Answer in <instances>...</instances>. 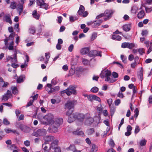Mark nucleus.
Here are the masks:
<instances>
[{"mask_svg":"<svg viewBox=\"0 0 152 152\" xmlns=\"http://www.w3.org/2000/svg\"><path fill=\"white\" fill-rule=\"evenodd\" d=\"M76 100H68L65 104V108L67 110L66 115L67 116L69 115L74 112L75 106L77 104Z\"/></svg>","mask_w":152,"mask_h":152,"instance_id":"nucleus-1","label":"nucleus"},{"mask_svg":"<svg viewBox=\"0 0 152 152\" xmlns=\"http://www.w3.org/2000/svg\"><path fill=\"white\" fill-rule=\"evenodd\" d=\"M68 116V122L69 123H71L76 120L80 122H83L85 118L84 115L77 112L73 113L71 115Z\"/></svg>","mask_w":152,"mask_h":152,"instance_id":"nucleus-2","label":"nucleus"},{"mask_svg":"<svg viewBox=\"0 0 152 152\" xmlns=\"http://www.w3.org/2000/svg\"><path fill=\"white\" fill-rule=\"evenodd\" d=\"M54 117L51 113H48L43 117V118L46 120L45 121H43L42 124H43L49 125L52 124L54 122Z\"/></svg>","mask_w":152,"mask_h":152,"instance_id":"nucleus-3","label":"nucleus"},{"mask_svg":"<svg viewBox=\"0 0 152 152\" xmlns=\"http://www.w3.org/2000/svg\"><path fill=\"white\" fill-rule=\"evenodd\" d=\"M77 88V86L75 85H69V87L66 88L68 96H70L72 94L74 95H77V92L76 90Z\"/></svg>","mask_w":152,"mask_h":152,"instance_id":"nucleus-4","label":"nucleus"},{"mask_svg":"<svg viewBox=\"0 0 152 152\" xmlns=\"http://www.w3.org/2000/svg\"><path fill=\"white\" fill-rule=\"evenodd\" d=\"M101 51H98L96 50H91L89 51L88 56L90 57H95L96 56H99L101 57L102 56Z\"/></svg>","mask_w":152,"mask_h":152,"instance_id":"nucleus-5","label":"nucleus"},{"mask_svg":"<svg viewBox=\"0 0 152 152\" xmlns=\"http://www.w3.org/2000/svg\"><path fill=\"white\" fill-rule=\"evenodd\" d=\"M19 127L20 130L25 133H28L31 130L29 127L22 124H20Z\"/></svg>","mask_w":152,"mask_h":152,"instance_id":"nucleus-6","label":"nucleus"},{"mask_svg":"<svg viewBox=\"0 0 152 152\" xmlns=\"http://www.w3.org/2000/svg\"><path fill=\"white\" fill-rule=\"evenodd\" d=\"M63 122V119L61 118H56L55 121L54 120V122L52 124L55 126L59 127L62 124Z\"/></svg>","mask_w":152,"mask_h":152,"instance_id":"nucleus-7","label":"nucleus"},{"mask_svg":"<svg viewBox=\"0 0 152 152\" xmlns=\"http://www.w3.org/2000/svg\"><path fill=\"white\" fill-rule=\"evenodd\" d=\"M43 139L44 140L45 142H48L53 141L54 140V137L53 136L51 135H47L43 136Z\"/></svg>","mask_w":152,"mask_h":152,"instance_id":"nucleus-8","label":"nucleus"},{"mask_svg":"<svg viewBox=\"0 0 152 152\" xmlns=\"http://www.w3.org/2000/svg\"><path fill=\"white\" fill-rule=\"evenodd\" d=\"M84 69H83L81 66L77 67L75 69V72H76V74L77 76L79 77L80 76V74H82L83 71Z\"/></svg>","mask_w":152,"mask_h":152,"instance_id":"nucleus-9","label":"nucleus"},{"mask_svg":"<svg viewBox=\"0 0 152 152\" xmlns=\"http://www.w3.org/2000/svg\"><path fill=\"white\" fill-rule=\"evenodd\" d=\"M94 121L93 118L90 117L86 118L85 123L86 125L89 126L93 123Z\"/></svg>","mask_w":152,"mask_h":152,"instance_id":"nucleus-10","label":"nucleus"},{"mask_svg":"<svg viewBox=\"0 0 152 152\" xmlns=\"http://www.w3.org/2000/svg\"><path fill=\"white\" fill-rule=\"evenodd\" d=\"M90 145L91 147V149L90 150L91 152H96L98 149V146L92 143H88Z\"/></svg>","mask_w":152,"mask_h":152,"instance_id":"nucleus-11","label":"nucleus"},{"mask_svg":"<svg viewBox=\"0 0 152 152\" xmlns=\"http://www.w3.org/2000/svg\"><path fill=\"white\" fill-rule=\"evenodd\" d=\"M59 127L56 126L53 124V125L51 126V127L49 128V132L51 133H56L58 131V128Z\"/></svg>","mask_w":152,"mask_h":152,"instance_id":"nucleus-12","label":"nucleus"},{"mask_svg":"<svg viewBox=\"0 0 152 152\" xmlns=\"http://www.w3.org/2000/svg\"><path fill=\"white\" fill-rule=\"evenodd\" d=\"M89 50V48L87 47L81 49L80 52L81 54L82 55L88 54Z\"/></svg>","mask_w":152,"mask_h":152,"instance_id":"nucleus-13","label":"nucleus"},{"mask_svg":"<svg viewBox=\"0 0 152 152\" xmlns=\"http://www.w3.org/2000/svg\"><path fill=\"white\" fill-rule=\"evenodd\" d=\"M85 8L84 6L80 5L79 10L77 12V15L80 16H82L83 12L84 11Z\"/></svg>","mask_w":152,"mask_h":152,"instance_id":"nucleus-14","label":"nucleus"},{"mask_svg":"<svg viewBox=\"0 0 152 152\" xmlns=\"http://www.w3.org/2000/svg\"><path fill=\"white\" fill-rule=\"evenodd\" d=\"M109 12H108V14L107 15V18H104V20L105 21H107V20L110 19L112 16L113 14L114 13V11L112 10H108Z\"/></svg>","mask_w":152,"mask_h":152,"instance_id":"nucleus-15","label":"nucleus"},{"mask_svg":"<svg viewBox=\"0 0 152 152\" xmlns=\"http://www.w3.org/2000/svg\"><path fill=\"white\" fill-rule=\"evenodd\" d=\"M143 69L142 67L140 68V70L137 73V76L138 77H140V79L141 81L143 79Z\"/></svg>","mask_w":152,"mask_h":152,"instance_id":"nucleus-16","label":"nucleus"},{"mask_svg":"<svg viewBox=\"0 0 152 152\" xmlns=\"http://www.w3.org/2000/svg\"><path fill=\"white\" fill-rule=\"evenodd\" d=\"M37 132L39 135V137L40 136H44L46 134V130L44 129H39L37 130Z\"/></svg>","mask_w":152,"mask_h":152,"instance_id":"nucleus-17","label":"nucleus"},{"mask_svg":"<svg viewBox=\"0 0 152 152\" xmlns=\"http://www.w3.org/2000/svg\"><path fill=\"white\" fill-rule=\"evenodd\" d=\"M126 129L127 132H126L125 134L126 136H128L131 134V131L132 129V127L130 125H128Z\"/></svg>","mask_w":152,"mask_h":152,"instance_id":"nucleus-18","label":"nucleus"},{"mask_svg":"<svg viewBox=\"0 0 152 152\" xmlns=\"http://www.w3.org/2000/svg\"><path fill=\"white\" fill-rule=\"evenodd\" d=\"M108 71H111L110 70H108L107 68L104 69L102 70L100 74V77L102 78H104L106 76V73H107Z\"/></svg>","mask_w":152,"mask_h":152,"instance_id":"nucleus-19","label":"nucleus"},{"mask_svg":"<svg viewBox=\"0 0 152 152\" xmlns=\"http://www.w3.org/2000/svg\"><path fill=\"white\" fill-rule=\"evenodd\" d=\"M73 134L75 135H77L79 136L83 137L84 136V134L83 132L82 131H79V130H77L73 132Z\"/></svg>","mask_w":152,"mask_h":152,"instance_id":"nucleus-20","label":"nucleus"},{"mask_svg":"<svg viewBox=\"0 0 152 152\" xmlns=\"http://www.w3.org/2000/svg\"><path fill=\"white\" fill-rule=\"evenodd\" d=\"M131 23H130L128 24H125L123 26V30L126 32L129 31L131 29Z\"/></svg>","mask_w":152,"mask_h":152,"instance_id":"nucleus-21","label":"nucleus"},{"mask_svg":"<svg viewBox=\"0 0 152 152\" xmlns=\"http://www.w3.org/2000/svg\"><path fill=\"white\" fill-rule=\"evenodd\" d=\"M7 144V147L8 149L12 150L13 149H18V148L16 146L15 144H12V143H6Z\"/></svg>","mask_w":152,"mask_h":152,"instance_id":"nucleus-22","label":"nucleus"},{"mask_svg":"<svg viewBox=\"0 0 152 152\" xmlns=\"http://www.w3.org/2000/svg\"><path fill=\"white\" fill-rule=\"evenodd\" d=\"M111 38L113 40H116L118 41H121V40L122 37L119 35H116L115 34H112L111 35Z\"/></svg>","mask_w":152,"mask_h":152,"instance_id":"nucleus-23","label":"nucleus"},{"mask_svg":"<svg viewBox=\"0 0 152 152\" xmlns=\"http://www.w3.org/2000/svg\"><path fill=\"white\" fill-rule=\"evenodd\" d=\"M144 16L145 12L143 10H141L137 14V17L140 19L142 18Z\"/></svg>","mask_w":152,"mask_h":152,"instance_id":"nucleus-24","label":"nucleus"},{"mask_svg":"<svg viewBox=\"0 0 152 152\" xmlns=\"http://www.w3.org/2000/svg\"><path fill=\"white\" fill-rule=\"evenodd\" d=\"M109 12L108 10H106L104 12V13H101L99 15L97 16L96 18V19H99L101 18L102 17L105 16L106 15L108 14V12Z\"/></svg>","mask_w":152,"mask_h":152,"instance_id":"nucleus-25","label":"nucleus"},{"mask_svg":"<svg viewBox=\"0 0 152 152\" xmlns=\"http://www.w3.org/2000/svg\"><path fill=\"white\" fill-rule=\"evenodd\" d=\"M32 15L33 17L37 20H39V18L40 15L38 14L37 10H34L33 12Z\"/></svg>","mask_w":152,"mask_h":152,"instance_id":"nucleus-26","label":"nucleus"},{"mask_svg":"<svg viewBox=\"0 0 152 152\" xmlns=\"http://www.w3.org/2000/svg\"><path fill=\"white\" fill-rule=\"evenodd\" d=\"M5 20L7 22L9 23L10 24L12 23V22L10 18V14H8L7 15H6L5 16Z\"/></svg>","mask_w":152,"mask_h":152,"instance_id":"nucleus-27","label":"nucleus"},{"mask_svg":"<svg viewBox=\"0 0 152 152\" xmlns=\"http://www.w3.org/2000/svg\"><path fill=\"white\" fill-rule=\"evenodd\" d=\"M112 73L111 71H108L107 73H106V78L105 79V81H108L110 79V76L111 75Z\"/></svg>","mask_w":152,"mask_h":152,"instance_id":"nucleus-28","label":"nucleus"},{"mask_svg":"<svg viewBox=\"0 0 152 152\" xmlns=\"http://www.w3.org/2000/svg\"><path fill=\"white\" fill-rule=\"evenodd\" d=\"M49 6L48 4L43 3L42 5L39 7V8L44 9L45 10H47L50 8V7H48Z\"/></svg>","mask_w":152,"mask_h":152,"instance_id":"nucleus-29","label":"nucleus"},{"mask_svg":"<svg viewBox=\"0 0 152 152\" xmlns=\"http://www.w3.org/2000/svg\"><path fill=\"white\" fill-rule=\"evenodd\" d=\"M19 5L18 7L17 10L19 11L20 15L22 13L23 10V5L22 4H19Z\"/></svg>","mask_w":152,"mask_h":152,"instance_id":"nucleus-30","label":"nucleus"},{"mask_svg":"<svg viewBox=\"0 0 152 152\" xmlns=\"http://www.w3.org/2000/svg\"><path fill=\"white\" fill-rule=\"evenodd\" d=\"M13 87H11L12 90V93L15 95H17L18 94V90L17 87L16 86H14Z\"/></svg>","mask_w":152,"mask_h":152,"instance_id":"nucleus-31","label":"nucleus"},{"mask_svg":"<svg viewBox=\"0 0 152 152\" xmlns=\"http://www.w3.org/2000/svg\"><path fill=\"white\" fill-rule=\"evenodd\" d=\"M66 150L68 151L71 150L74 151L75 150H76L75 146L74 144L70 145V146L66 148Z\"/></svg>","mask_w":152,"mask_h":152,"instance_id":"nucleus-32","label":"nucleus"},{"mask_svg":"<svg viewBox=\"0 0 152 152\" xmlns=\"http://www.w3.org/2000/svg\"><path fill=\"white\" fill-rule=\"evenodd\" d=\"M23 75H21L16 80L17 83H20L23 82Z\"/></svg>","mask_w":152,"mask_h":152,"instance_id":"nucleus-33","label":"nucleus"},{"mask_svg":"<svg viewBox=\"0 0 152 152\" xmlns=\"http://www.w3.org/2000/svg\"><path fill=\"white\" fill-rule=\"evenodd\" d=\"M99 91V88L96 86H94L92 87L90 91L93 93H96L98 92Z\"/></svg>","mask_w":152,"mask_h":152,"instance_id":"nucleus-34","label":"nucleus"},{"mask_svg":"<svg viewBox=\"0 0 152 152\" xmlns=\"http://www.w3.org/2000/svg\"><path fill=\"white\" fill-rule=\"evenodd\" d=\"M17 3L15 1H12L11 2L10 7L12 9H14L16 7Z\"/></svg>","mask_w":152,"mask_h":152,"instance_id":"nucleus-35","label":"nucleus"},{"mask_svg":"<svg viewBox=\"0 0 152 152\" xmlns=\"http://www.w3.org/2000/svg\"><path fill=\"white\" fill-rule=\"evenodd\" d=\"M87 132L88 135H91L95 132L94 129L93 128L88 129L87 130Z\"/></svg>","mask_w":152,"mask_h":152,"instance_id":"nucleus-36","label":"nucleus"},{"mask_svg":"<svg viewBox=\"0 0 152 152\" xmlns=\"http://www.w3.org/2000/svg\"><path fill=\"white\" fill-rule=\"evenodd\" d=\"M17 50L15 49L14 51V53L13 54L14 62L15 63L18 62L17 56Z\"/></svg>","mask_w":152,"mask_h":152,"instance_id":"nucleus-37","label":"nucleus"},{"mask_svg":"<svg viewBox=\"0 0 152 152\" xmlns=\"http://www.w3.org/2000/svg\"><path fill=\"white\" fill-rule=\"evenodd\" d=\"M145 7L146 12L147 13H150L152 11V10H150L151 9L147 7H146L143 4H142L141 5V7H140V9H141V7Z\"/></svg>","mask_w":152,"mask_h":152,"instance_id":"nucleus-38","label":"nucleus"},{"mask_svg":"<svg viewBox=\"0 0 152 152\" xmlns=\"http://www.w3.org/2000/svg\"><path fill=\"white\" fill-rule=\"evenodd\" d=\"M97 37V33L96 32H94L91 37V41L94 40Z\"/></svg>","mask_w":152,"mask_h":152,"instance_id":"nucleus-39","label":"nucleus"},{"mask_svg":"<svg viewBox=\"0 0 152 152\" xmlns=\"http://www.w3.org/2000/svg\"><path fill=\"white\" fill-rule=\"evenodd\" d=\"M58 143H51L50 147L52 149H54L58 147Z\"/></svg>","mask_w":152,"mask_h":152,"instance_id":"nucleus-40","label":"nucleus"},{"mask_svg":"<svg viewBox=\"0 0 152 152\" xmlns=\"http://www.w3.org/2000/svg\"><path fill=\"white\" fill-rule=\"evenodd\" d=\"M29 32L30 33L32 34H34L36 32V30L34 27H31L29 29Z\"/></svg>","mask_w":152,"mask_h":152,"instance_id":"nucleus-41","label":"nucleus"},{"mask_svg":"<svg viewBox=\"0 0 152 152\" xmlns=\"http://www.w3.org/2000/svg\"><path fill=\"white\" fill-rule=\"evenodd\" d=\"M19 23H16L14 26V28L15 30L17 32H19L20 31V29L19 28Z\"/></svg>","mask_w":152,"mask_h":152,"instance_id":"nucleus-42","label":"nucleus"},{"mask_svg":"<svg viewBox=\"0 0 152 152\" xmlns=\"http://www.w3.org/2000/svg\"><path fill=\"white\" fill-rule=\"evenodd\" d=\"M135 47V44L133 43L128 42V48L129 49H132Z\"/></svg>","mask_w":152,"mask_h":152,"instance_id":"nucleus-43","label":"nucleus"},{"mask_svg":"<svg viewBox=\"0 0 152 152\" xmlns=\"http://www.w3.org/2000/svg\"><path fill=\"white\" fill-rule=\"evenodd\" d=\"M3 123L4 125H8L10 124V122L6 118H5L3 119Z\"/></svg>","mask_w":152,"mask_h":152,"instance_id":"nucleus-44","label":"nucleus"},{"mask_svg":"<svg viewBox=\"0 0 152 152\" xmlns=\"http://www.w3.org/2000/svg\"><path fill=\"white\" fill-rule=\"evenodd\" d=\"M44 2V0H37V5L38 6H39Z\"/></svg>","mask_w":152,"mask_h":152,"instance_id":"nucleus-45","label":"nucleus"},{"mask_svg":"<svg viewBox=\"0 0 152 152\" xmlns=\"http://www.w3.org/2000/svg\"><path fill=\"white\" fill-rule=\"evenodd\" d=\"M10 98V96H7L6 95V94H5L4 95L2 96V100H4V101H5L7 100Z\"/></svg>","mask_w":152,"mask_h":152,"instance_id":"nucleus-46","label":"nucleus"},{"mask_svg":"<svg viewBox=\"0 0 152 152\" xmlns=\"http://www.w3.org/2000/svg\"><path fill=\"white\" fill-rule=\"evenodd\" d=\"M15 33H12L10 34L9 37H8L9 38V39L10 40H13L14 38Z\"/></svg>","mask_w":152,"mask_h":152,"instance_id":"nucleus-47","label":"nucleus"},{"mask_svg":"<svg viewBox=\"0 0 152 152\" xmlns=\"http://www.w3.org/2000/svg\"><path fill=\"white\" fill-rule=\"evenodd\" d=\"M140 129L138 125H136L134 130V133L136 134L138 133L140 130Z\"/></svg>","mask_w":152,"mask_h":152,"instance_id":"nucleus-48","label":"nucleus"},{"mask_svg":"<svg viewBox=\"0 0 152 152\" xmlns=\"http://www.w3.org/2000/svg\"><path fill=\"white\" fill-rule=\"evenodd\" d=\"M38 94H37L35 95H34L33 96H31L30 97V98H32L33 99L32 100L33 102H34V100L37 99L38 96Z\"/></svg>","mask_w":152,"mask_h":152,"instance_id":"nucleus-49","label":"nucleus"},{"mask_svg":"<svg viewBox=\"0 0 152 152\" xmlns=\"http://www.w3.org/2000/svg\"><path fill=\"white\" fill-rule=\"evenodd\" d=\"M112 76L114 78H117L118 77V74L115 72H113L112 74Z\"/></svg>","mask_w":152,"mask_h":152,"instance_id":"nucleus-50","label":"nucleus"},{"mask_svg":"<svg viewBox=\"0 0 152 152\" xmlns=\"http://www.w3.org/2000/svg\"><path fill=\"white\" fill-rule=\"evenodd\" d=\"M148 34V31L147 30H143L142 31L141 35L142 36L147 35Z\"/></svg>","mask_w":152,"mask_h":152,"instance_id":"nucleus-51","label":"nucleus"},{"mask_svg":"<svg viewBox=\"0 0 152 152\" xmlns=\"http://www.w3.org/2000/svg\"><path fill=\"white\" fill-rule=\"evenodd\" d=\"M107 104L109 105V107H110L111 104L113 102L112 99H108L107 100Z\"/></svg>","mask_w":152,"mask_h":152,"instance_id":"nucleus-52","label":"nucleus"},{"mask_svg":"<svg viewBox=\"0 0 152 152\" xmlns=\"http://www.w3.org/2000/svg\"><path fill=\"white\" fill-rule=\"evenodd\" d=\"M128 42H124L121 45V47L123 48H127Z\"/></svg>","mask_w":152,"mask_h":152,"instance_id":"nucleus-53","label":"nucleus"},{"mask_svg":"<svg viewBox=\"0 0 152 152\" xmlns=\"http://www.w3.org/2000/svg\"><path fill=\"white\" fill-rule=\"evenodd\" d=\"M131 11L132 13L134 14H136L137 12V10L136 9V7H133L131 8Z\"/></svg>","mask_w":152,"mask_h":152,"instance_id":"nucleus-54","label":"nucleus"},{"mask_svg":"<svg viewBox=\"0 0 152 152\" xmlns=\"http://www.w3.org/2000/svg\"><path fill=\"white\" fill-rule=\"evenodd\" d=\"M114 102L115 105L118 106L120 103L121 100L119 99H118L115 101Z\"/></svg>","mask_w":152,"mask_h":152,"instance_id":"nucleus-55","label":"nucleus"},{"mask_svg":"<svg viewBox=\"0 0 152 152\" xmlns=\"http://www.w3.org/2000/svg\"><path fill=\"white\" fill-rule=\"evenodd\" d=\"M115 109L114 108H111L110 109V115L112 116L114 114L115 112Z\"/></svg>","mask_w":152,"mask_h":152,"instance_id":"nucleus-56","label":"nucleus"},{"mask_svg":"<svg viewBox=\"0 0 152 152\" xmlns=\"http://www.w3.org/2000/svg\"><path fill=\"white\" fill-rule=\"evenodd\" d=\"M33 102H33L31 100H30V101L27 103V105H26V107L32 105Z\"/></svg>","mask_w":152,"mask_h":152,"instance_id":"nucleus-57","label":"nucleus"},{"mask_svg":"<svg viewBox=\"0 0 152 152\" xmlns=\"http://www.w3.org/2000/svg\"><path fill=\"white\" fill-rule=\"evenodd\" d=\"M143 48H140L138 49V51L141 55H142L143 53H145L143 51Z\"/></svg>","mask_w":152,"mask_h":152,"instance_id":"nucleus-58","label":"nucleus"},{"mask_svg":"<svg viewBox=\"0 0 152 152\" xmlns=\"http://www.w3.org/2000/svg\"><path fill=\"white\" fill-rule=\"evenodd\" d=\"M97 22H94L93 24H92V27L93 28H96L99 26V25Z\"/></svg>","mask_w":152,"mask_h":152,"instance_id":"nucleus-59","label":"nucleus"},{"mask_svg":"<svg viewBox=\"0 0 152 152\" xmlns=\"http://www.w3.org/2000/svg\"><path fill=\"white\" fill-rule=\"evenodd\" d=\"M134 59V56L133 54H131L129 55L128 57V59L130 61H132Z\"/></svg>","mask_w":152,"mask_h":152,"instance_id":"nucleus-60","label":"nucleus"},{"mask_svg":"<svg viewBox=\"0 0 152 152\" xmlns=\"http://www.w3.org/2000/svg\"><path fill=\"white\" fill-rule=\"evenodd\" d=\"M11 66L14 68H16L18 67L19 66V65L18 64L13 63L12 64Z\"/></svg>","mask_w":152,"mask_h":152,"instance_id":"nucleus-61","label":"nucleus"},{"mask_svg":"<svg viewBox=\"0 0 152 152\" xmlns=\"http://www.w3.org/2000/svg\"><path fill=\"white\" fill-rule=\"evenodd\" d=\"M74 48V45L73 44H71L68 48V50L69 51L71 52L72 51Z\"/></svg>","mask_w":152,"mask_h":152,"instance_id":"nucleus-62","label":"nucleus"},{"mask_svg":"<svg viewBox=\"0 0 152 152\" xmlns=\"http://www.w3.org/2000/svg\"><path fill=\"white\" fill-rule=\"evenodd\" d=\"M52 89L53 91L55 92L58 91L60 89V87L59 86H57L52 88Z\"/></svg>","mask_w":152,"mask_h":152,"instance_id":"nucleus-63","label":"nucleus"},{"mask_svg":"<svg viewBox=\"0 0 152 152\" xmlns=\"http://www.w3.org/2000/svg\"><path fill=\"white\" fill-rule=\"evenodd\" d=\"M8 30L11 33H15V32H14V30H13V28L12 27H9L8 28Z\"/></svg>","mask_w":152,"mask_h":152,"instance_id":"nucleus-64","label":"nucleus"}]
</instances>
